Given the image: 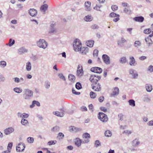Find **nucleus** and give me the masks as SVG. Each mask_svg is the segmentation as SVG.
Instances as JSON below:
<instances>
[{
    "mask_svg": "<svg viewBox=\"0 0 153 153\" xmlns=\"http://www.w3.org/2000/svg\"><path fill=\"white\" fill-rule=\"evenodd\" d=\"M28 11L29 13L31 16H35L37 15V11L34 9H30Z\"/></svg>",
    "mask_w": 153,
    "mask_h": 153,
    "instance_id": "f3484780",
    "label": "nucleus"
},
{
    "mask_svg": "<svg viewBox=\"0 0 153 153\" xmlns=\"http://www.w3.org/2000/svg\"><path fill=\"white\" fill-rule=\"evenodd\" d=\"M75 145L78 147H79L81 145L82 143V140L79 138H76L75 140Z\"/></svg>",
    "mask_w": 153,
    "mask_h": 153,
    "instance_id": "412c9836",
    "label": "nucleus"
},
{
    "mask_svg": "<svg viewBox=\"0 0 153 153\" xmlns=\"http://www.w3.org/2000/svg\"><path fill=\"white\" fill-rule=\"evenodd\" d=\"M37 45L40 48L45 49L48 46V43L44 39H40L36 42Z\"/></svg>",
    "mask_w": 153,
    "mask_h": 153,
    "instance_id": "f03ea898",
    "label": "nucleus"
},
{
    "mask_svg": "<svg viewBox=\"0 0 153 153\" xmlns=\"http://www.w3.org/2000/svg\"><path fill=\"white\" fill-rule=\"evenodd\" d=\"M151 31V30L150 29H146L144 30V33L146 34H149Z\"/></svg>",
    "mask_w": 153,
    "mask_h": 153,
    "instance_id": "864d4df0",
    "label": "nucleus"
},
{
    "mask_svg": "<svg viewBox=\"0 0 153 153\" xmlns=\"http://www.w3.org/2000/svg\"><path fill=\"white\" fill-rule=\"evenodd\" d=\"M73 46L75 51H79L80 48L81 47V43L79 39H76L74 41Z\"/></svg>",
    "mask_w": 153,
    "mask_h": 153,
    "instance_id": "7ed1b4c3",
    "label": "nucleus"
},
{
    "mask_svg": "<svg viewBox=\"0 0 153 153\" xmlns=\"http://www.w3.org/2000/svg\"><path fill=\"white\" fill-rule=\"evenodd\" d=\"M68 78L70 81L71 82H74L75 80V77L74 75L71 74L68 76Z\"/></svg>",
    "mask_w": 153,
    "mask_h": 153,
    "instance_id": "72a5a7b5",
    "label": "nucleus"
},
{
    "mask_svg": "<svg viewBox=\"0 0 153 153\" xmlns=\"http://www.w3.org/2000/svg\"><path fill=\"white\" fill-rule=\"evenodd\" d=\"M25 148V146L24 143H21L16 146V150L17 152H22L24 150Z\"/></svg>",
    "mask_w": 153,
    "mask_h": 153,
    "instance_id": "6e6552de",
    "label": "nucleus"
},
{
    "mask_svg": "<svg viewBox=\"0 0 153 153\" xmlns=\"http://www.w3.org/2000/svg\"><path fill=\"white\" fill-rule=\"evenodd\" d=\"M128 103L132 107H134L135 105V102L132 99H131L128 100Z\"/></svg>",
    "mask_w": 153,
    "mask_h": 153,
    "instance_id": "473e14b6",
    "label": "nucleus"
},
{
    "mask_svg": "<svg viewBox=\"0 0 153 153\" xmlns=\"http://www.w3.org/2000/svg\"><path fill=\"white\" fill-rule=\"evenodd\" d=\"M99 27L98 25L96 24H94L92 25L91 27V28L93 29H98Z\"/></svg>",
    "mask_w": 153,
    "mask_h": 153,
    "instance_id": "8fccbe9b",
    "label": "nucleus"
},
{
    "mask_svg": "<svg viewBox=\"0 0 153 153\" xmlns=\"http://www.w3.org/2000/svg\"><path fill=\"white\" fill-rule=\"evenodd\" d=\"M6 80L5 77L2 75H0V81L4 82Z\"/></svg>",
    "mask_w": 153,
    "mask_h": 153,
    "instance_id": "6e6d98bb",
    "label": "nucleus"
},
{
    "mask_svg": "<svg viewBox=\"0 0 153 153\" xmlns=\"http://www.w3.org/2000/svg\"><path fill=\"white\" fill-rule=\"evenodd\" d=\"M91 71L94 73L100 74L102 71V69L98 67H94L91 68Z\"/></svg>",
    "mask_w": 153,
    "mask_h": 153,
    "instance_id": "f8f14e48",
    "label": "nucleus"
},
{
    "mask_svg": "<svg viewBox=\"0 0 153 153\" xmlns=\"http://www.w3.org/2000/svg\"><path fill=\"white\" fill-rule=\"evenodd\" d=\"M105 135L107 137H111L112 135V133L111 131L108 130L106 131L105 133Z\"/></svg>",
    "mask_w": 153,
    "mask_h": 153,
    "instance_id": "79ce46f5",
    "label": "nucleus"
},
{
    "mask_svg": "<svg viewBox=\"0 0 153 153\" xmlns=\"http://www.w3.org/2000/svg\"><path fill=\"white\" fill-rule=\"evenodd\" d=\"M14 131V128L12 127H8L5 129L4 131V134L6 135H9L11 133L13 132Z\"/></svg>",
    "mask_w": 153,
    "mask_h": 153,
    "instance_id": "9b49d317",
    "label": "nucleus"
},
{
    "mask_svg": "<svg viewBox=\"0 0 153 153\" xmlns=\"http://www.w3.org/2000/svg\"><path fill=\"white\" fill-rule=\"evenodd\" d=\"M29 116V115L27 114L24 113L23 114L22 118H27Z\"/></svg>",
    "mask_w": 153,
    "mask_h": 153,
    "instance_id": "e2e57ef3",
    "label": "nucleus"
},
{
    "mask_svg": "<svg viewBox=\"0 0 153 153\" xmlns=\"http://www.w3.org/2000/svg\"><path fill=\"white\" fill-rule=\"evenodd\" d=\"M82 129L80 128L76 127L74 126H71L69 127V131L70 132H76L81 131Z\"/></svg>",
    "mask_w": 153,
    "mask_h": 153,
    "instance_id": "2eb2a0df",
    "label": "nucleus"
},
{
    "mask_svg": "<svg viewBox=\"0 0 153 153\" xmlns=\"http://www.w3.org/2000/svg\"><path fill=\"white\" fill-rule=\"evenodd\" d=\"M81 110L83 111H86L87 110V109L86 107L82 106L81 107Z\"/></svg>",
    "mask_w": 153,
    "mask_h": 153,
    "instance_id": "774afa93",
    "label": "nucleus"
},
{
    "mask_svg": "<svg viewBox=\"0 0 153 153\" xmlns=\"http://www.w3.org/2000/svg\"><path fill=\"white\" fill-rule=\"evenodd\" d=\"M100 142L99 141L96 140L95 141V145L96 147H98L100 145Z\"/></svg>",
    "mask_w": 153,
    "mask_h": 153,
    "instance_id": "69168bd1",
    "label": "nucleus"
},
{
    "mask_svg": "<svg viewBox=\"0 0 153 153\" xmlns=\"http://www.w3.org/2000/svg\"><path fill=\"white\" fill-rule=\"evenodd\" d=\"M26 68L27 71H29L31 69V65L30 62H28L26 64Z\"/></svg>",
    "mask_w": 153,
    "mask_h": 153,
    "instance_id": "cd10ccee",
    "label": "nucleus"
},
{
    "mask_svg": "<svg viewBox=\"0 0 153 153\" xmlns=\"http://www.w3.org/2000/svg\"><path fill=\"white\" fill-rule=\"evenodd\" d=\"M50 82L48 80H46L45 83V87L46 89H48L50 87Z\"/></svg>",
    "mask_w": 153,
    "mask_h": 153,
    "instance_id": "2f4dec72",
    "label": "nucleus"
},
{
    "mask_svg": "<svg viewBox=\"0 0 153 153\" xmlns=\"http://www.w3.org/2000/svg\"><path fill=\"white\" fill-rule=\"evenodd\" d=\"M123 134L125 133L127 135H128L130 134L131 133V131H129L128 130H126L124 131L123 133Z\"/></svg>",
    "mask_w": 153,
    "mask_h": 153,
    "instance_id": "13d9d810",
    "label": "nucleus"
},
{
    "mask_svg": "<svg viewBox=\"0 0 153 153\" xmlns=\"http://www.w3.org/2000/svg\"><path fill=\"white\" fill-rule=\"evenodd\" d=\"M64 137V134L61 132L59 133L57 137L58 138L59 140H62Z\"/></svg>",
    "mask_w": 153,
    "mask_h": 153,
    "instance_id": "e433bc0d",
    "label": "nucleus"
},
{
    "mask_svg": "<svg viewBox=\"0 0 153 153\" xmlns=\"http://www.w3.org/2000/svg\"><path fill=\"white\" fill-rule=\"evenodd\" d=\"M129 64L131 66H135L136 65L135 59L133 57H131L130 58Z\"/></svg>",
    "mask_w": 153,
    "mask_h": 153,
    "instance_id": "b1692460",
    "label": "nucleus"
},
{
    "mask_svg": "<svg viewBox=\"0 0 153 153\" xmlns=\"http://www.w3.org/2000/svg\"><path fill=\"white\" fill-rule=\"evenodd\" d=\"M141 43L138 41H135L134 44V46L137 48H138L140 47L141 46Z\"/></svg>",
    "mask_w": 153,
    "mask_h": 153,
    "instance_id": "f704fd0d",
    "label": "nucleus"
},
{
    "mask_svg": "<svg viewBox=\"0 0 153 153\" xmlns=\"http://www.w3.org/2000/svg\"><path fill=\"white\" fill-rule=\"evenodd\" d=\"M14 79V81L17 83H18L20 82L19 80V78L18 77H15L13 78Z\"/></svg>",
    "mask_w": 153,
    "mask_h": 153,
    "instance_id": "0e129e2a",
    "label": "nucleus"
},
{
    "mask_svg": "<svg viewBox=\"0 0 153 153\" xmlns=\"http://www.w3.org/2000/svg\"><path fill=\"white\" fill-rule=\"evenodd\" d=\"M111 9L114 11L118 9V7L116 5H113L111 6Z\"/></svg>",
    "mask_w": 153,
    "mask_h": 153,
    "instance_id": "680f3d73",
    "label": "nucleus"
},
{
    "mask_svg": "<svg viewBox=\"0 0 153 153\" xmlns=\"http://www.w3.org/2000/svg\"><path fill=\"white\" fill-rule=\"evenodd\" d=\"M148 71H149L150 72H153V66L152 65H150L148 68Z\"/></svg>",
    "mask_w": 153,
    "mask_h": 153,
    "instance_id": "bf43d9fd",
    "label": "nucleus"
},
{
    "mask_svg": "<svg viewBox=\"0 0 153 153\" xmlns=\"http://www.w3.org/2000/svg\"><path fill=\"white\" fill-rule=\"evenodd\" d=\"M91 86H92V89L95 91H99L101 90V85L99 83H97V82L94 84L93 83L91 85Z\"/></svg>",
    "mask_w": 153,
    "mask_h": 153,
    "instance_id": "1a4fd4ad",
    "label": "nucleus"
},
{
    "mask_svg": "<svg viewBox=\"0 0 153 153\" xmlns=\"http://www.w3.org/2000/svg\"><path fill=\"white\" fill-rule=\"evenodd\" d=\"M61 111L64 112L63 108L60 109ZM53 114L55 115H56L57 116L59 117H63L64 114L63 112H59V111H53Z\"/></svg>",
    "mask_w": 153,
    "mask_h": 153,
    "instance_id": "dca6fc26",
    "label": "nucleus"
},
{
    "mask_svg": "<svg viewBox=\"0 0 153 153\" xmlns=\"http://www.w3.org/2000/svg\"><path fill=\"white\" fill-rule=\"evenodd\" d=\"M90 95L91 98L94 99L96 98L97 96L96 94L94 92L91 91L90 93Z\"/></svg>",
    "mask_w": 153,
    "mask_h": 153,
    "instance_id": "a18cd8bd",
    "label": "nucleus"
},
{
    "mask_svg": "<svg viewBox=\"0 0 153 153\" xmlns=\"http://www.w3.org/2000/svg\"><path fill=\"white\" fill-rule=\"evenodd\" d=\"M129 74L131 75V77L132 79H136L137 78L138 74L137 73L134 69H131L129 70Z\"/></svg>",
    "mask_w": 153,
    "mask_h": 153,
    "instance_id": "0eeeda50",
    "label": "nucleus"
},
{
    "mask_svg": "<svg viewBox=\"0 0 153 153\" xmlns=\"http://www.w3.org/2000/svg\"><path fill=\"white\" fill-rule=\"evenodd\" d=\"M91 3L89 1L86 2L85 3V10L88 11H90L91 10Z\"/></svg>",
    "mask_w": 153,
    "mask_h": 153,
    "instance_id": "a211bd4d",
    "label": "nucleus"
},
{
    "mask_svg": "<svg viewBox=\"0 0 153 153\" xmlns=\"http://www.w3.org/2000/svg\"><path fill=\"white\" fill-rule=\"evenodd\" d=\"M82 137L83 138H90V135L88 133H86L83 134Z\"/></svg>",
    "mask_w": 153,
    "mask_h": 153,
    "instance_id": "603ef678",
    "label": "nucleus"
},
{
    "mask_svg": "<svg viewBox=\"0 0 153 153\" xmlns=\"http://www.w3.org/2000/svg\"><path fill=\"white\" fill-rule=\"evenodd\" d=\"M84 19L86 22H90L93 19V18L91 16L88 15L84 17Z\"/></svg>",
    "mask_w": 153,
    "mask_h": 153,
    "instance_id": "393cba45",
    "label": "nucleus"
},
{
    "mask_svg": "<svg viewBox=\"0 0 153 153\" xmlns=\"http://www.w3.org/2000/svg\"><path fill=\"white\" fill-rule=\"evenodd\" d=\"M0 65L1 67L4 68L6 65V62L4 61H1L0 62Z\"/></svg>",
    "mask_w": 153,
    "mask_h": 153,
    "instance_id": "c03bdc74",
    "label": "nucleus"
},
{
    "mask_svg": "<svg viewBox=\"0 0 153 153\" xmlns=\"http://www.w3.org/2000/svg\"><path fill=\"white\" fill-rule=\"evenodd\" d=\"M56 30L55 28H52L51 30L49 31L50 33H54L56 32Z\"/></svg>",
    "mask_w": 153,
    "mask_h": 153,
    "instance_id": "338daca9",
    "label": "nucleus"
},
{
    "mask_svg": "<svg viewBox=\"0 0 153 153\" xmlns=\"http://www.w3.org/2000/svg\"><path fill=\"white\" fill-rule=\"evenodd\" d=\"M119 89L118 88H115L113 91L112 95H118L119 94Z\"/></svg>",
    "mask_w": 153,
    "mask_h": 153,
    "instance_id": "c9c22d12",
    "label": "nucleus"
},
{
    "mask_svg": "<svg viewBox=\"0 0 153 153\" xmlns=\"http://www.w3.org/2000/svg\"><path fill=\"white\" fill-rule=\"evenodd\" d=\"M57 142V141L56 140H51L49 141L47 144L49 146H51L55 144Z\"/></svg>",
    "mask_w": 153,
    "mask_h": 153,
    "instance_id": "09e8293b",
    "label": "nucleus"
},
{
    "mask_svg": "<svg viewBox=\"0 0 153 153\" xmlns=\"http://www.w3.org/2000/svg\"><path fill=\"white\" fill-rule=\"evenodd\" d=\"M27 142L29 143H33L34 141L33 138L32 137H28L27 139Z\"/></svg>",
    "mask_w": 153,
    "mask_h": 153,
    "instance_id": "37998d69",
    "label": "nucleus"
},
{
    "mask_svg": "<svg viewBox=\"0 0 153 153\" xmlns=\"http://www.w3.org/2000/svg\"><path fill=\"white\" fill-rule=\"evenodd\" d=\"M13 91L15 92L20 94L22 91V88L19 87H16L13 88Z\"/></svg>",
    "mask_w": 153,
    "mask_h": 153,
    "instance_id": "bb28decb",
    "label": "nucleus"
},
{
    "mask_svg": "<svg viewBox=\"0 0 153 153\" xmlns=\"http://www.w3.org/2000/svg\"><path fill=\"white\" fill-rule=\"evenodd\" d=\"M98 117L103 122H106L108 120L107 116L103 112H99Z\"/></svg>",
    "mask_w": 153,
    "mask_h": 153,
    "instance_id": "423d86ee",
    "label": "nucleus"
},
{
    "mask_svg": "<svg viewBox=\"0 0 153 153\" xmlns=\"http://www.w3.org/2000/svg\"><path fill=\"white\" fill-rule=\"evenodd\" d=\"M84 74L82 66L81 65L79 64L77 67L76 75L78 77L80 78L83 76Z\"/></svg>",
    "mask_w": 153,
    "mask_h": 153,
    "instance_id": "20e7f679",
    "label": "nucleus"
},
{
    "mask_svg": "<svg viewBox=\"0 0 153 153\" xmlns=\"http://www.w3.org/2000/svg\"><path fill=\"white\" fill-rule=\"evenodd\" d=\"M15 42V41L14 40H12V39H9V43H8V45L9 47H11L13 45H14Z\"/></svg>",
    "mask_w": 153,
    "mask_h": 153,
    "instance_id": "ea45409f",
    "label": "nucleus"
},
{
    "mask_svg": "<svg viewBox=\"0 0 153 153\" xmlns=\"http://www.w3.org/2000/svg\"><path fill=\"white\" fill-rule=\"evenodd\" d=\"M101 76H98L95 75H91L90 77L89 80L91 82L93 83H95L97 82L101 78Z\"/></svg>",
    "mask_w": 153,
    "mask_h": 153,
    "instance_id": "39448f33",
    "label": "nucleus"
},
{
    "mask_svg": "<svg viewBox=\"0 0 153 153\" xmlns=\"http://www.w3.org/2000/svg\"><path fill=\"white\" fill-rule=\"evenodd\" d=\"M23 97L25 100H29L33 96V92L28 89H25L23 92Z\"/></svg>",
    "mask_w": 153,
    "mask_h": 153,
    "instance_id": "f257e3e1",
    "label": "nucleus"
},
{
    "mask_svg": "<svg viewBox=\"0 0 153 153\" xmlns=\"http://www.w3.org/2000/svg\"><path fill=\"white\" fill-rule=\"evenodd\" d=\"M140 142L137 139H135L132 141L133 145L134 146H137L140 144Z\"/></svg>",
    "mask_w": 153,
    "mask_h": 153,
    "instance_id": "7c9ffc66",
    "label": "nucleus"
},
{
    "mask_svg": "<svg viewBox=\"0 0 153 153\" xmlns=\"http://www.w3.org/2000/svg\"><path fill=\"white\" fill-rule=\"evenodd\" d=\"M80 53L82 55H85L88 52L89 48L87 47H81L80 48Z\"/></svg>",
    "mask_w": 153,
    "mask_h": 153,
    "instance_id": "4468645a",
    "label": "nucleus"
},
{
    "mask_svg": "<svg viewBox=\"0 0 153 153\" xmlns=\"http://www.w3.org/2000/svg\"><path fill=\"white\" fill-rule=\"evenodd\" d=\"M126 42V40L123 38H121L120 40L117 41V44L121 46L124 43Z\"/></svg>",
    "mask_w": 153,
    "mask_h": 153,
    "instance_id": "c756f323",
    "label": "nucleus"
},
{
    "mask_svg": "<svg viewBox=\"0 0 153 153\" xmlns=\"http://www.w3.org/2000/svg\"><path fill=\"white\" fill-rule=\"evenodd\" d=\"M94 43V41L91 40H88L86 42L87 45L90 48L93 46Z\"/></svg>",
    "mask_w": 153,
    "mask_h": 153,
    "instance_id": "a878e982",
    "label": "nucleus"
},
{
    "mask_svg": "<svg viewBox=\"0 0 153 153\" xmlns=\"http://www.w3.org/2000/svg\"><path fill=\"white\" fill-rule=\"evenodd\" d=\"M152 36H153V31L152 32V34L150 35L149 36L146 38L145 39V40L146 43L148 44V46H150L153 43L152 41L150 39V37Z\"/></svg>",
    "mask_w": 153,
    "mask_h": 153,
    "instance_id": "ddd939ff",
    "label": "nucleus"
},
{
    "mask_svg": "<svg viewBox=\"0 0 153 153\" xmlns=\"http://www.w3.org/2000/svg\"><path fill=\"white\" fill-rule=\"evenodd\" d=\"M75 87L78 90L82 88L81 84L79 82H77L76 83Z\"/></svg>",
    "mask_w": 153,
    "mask_h": 153,
    "instance_id": "de8ad7c7",
    "label": "nucleus"
},
{
    "mask_svg": "<svg viewBox=\"0 0 153 153\" xmlns=\"http://www.w3.org/2000/svg\"><path fill=\"white\" fill-rule=\"evenodd\" d=\"M72 92L73 94H74L75 95H79L80 94V92L76 91L75 90L74 88L72 89Z\"/></svg>",
    "mask_w": 153,
    "mask_h": 153,
    "instance_id": "052dcab7",
    "label": "nucleus"
},
{
    "mask_svg": "<svg viewBox=\"0 0 153 153\" xmlns=\"http://www.w3.org/2000/svg\"><path fill=\"white\" fill-rule=\"evenodd\" d=\"M124 11L127 14H130L131 13V10L127 8H125L124 9Z\"/></svg>",
    "mask_w": 153,
    "mask_h": 153,
    "instance_id": "3c124183",
    "label": "nucleus"
},
{
    "mask_svg": "<svg viewBox=\"0 0 153 153\" xmlns=\"http://www.w3.org/2000/svg\"><path fill=\"white\" fill-rule=\"evenodd\" d=\"M58 76L60 79H62V80H63L64 81L65 80V76H63V75L62 74H59L58 75Z\"/></svg>",
    "mask_w": 153,
    "mask_h": 153,
    "instance_id": "4d7b16f0",
    "label": "nucleus"
},
{
    "mask_svg": "<svg viewBox=\"0 0 153 153\" xmlns=\"http://www.w3.org/2000/svg\"><path fill=\"white\" fill-rule=\"evenodd\" d=\"M126 59L125 57H122L121 58L120 60V62L121 64H124L126 62Z\"/></svg>",
    "mask_w": 153,
    "mask_h": 153,
    "instance_id": "4c0bfd02",
    "label": "nucleus"
},
{
    "mask_svg": "<svg viewBox=\"0 0 153 153\" xmlns=\"http://www.w3.org/2000/svg\"><path fill=\"white\" fill-rule=\"evenodd\" d=\"M144 20L143 17L140 16L138 17H136L134 18V20L136 22H142Z\"/></svg>",
    "mask_w": 153,
    "mask_h": 153,
    "instance_id": "5701e85b",
    "label": "nucleus"
},
{
    "mask_svg": "<svg viewBox=\"0 0 153 153\" xmlns=\"http://www.w3.org/2000/svg\"><path fill=\"white\" fill-rule=\"evenodd\" d=\"M146 88L148 92H150L152 89V86L150 84H147L146 85Z\"/></svg>",
    "mask_w": 153,
    "mask_h": 153,
    "instance_id": "c85d7f7f",
    "label": "nucleus"
},
{
    "mask_svg": "<svg viewBox=\"0 0 153 153\" xmlns=\"http://www.w3.org/2000/svg\"><path fill=\"white\" fill-rule=\"evenodd\" d=\"M60 128L57 126H56L53 127L51 131L53 132H57L59 130Z\"/></svg>",
    "mask_w": 153,
    "mask_h": 153,
    "instance_id": "58836bf2",
    "label": "nucleus"
},
{
    "mask_svg": "<svg viewBox=\"0 0 153 153\" xmlns=\"http://www.w3.org/2000/svg\"><path fill=\"white\" fill-rule=\"evenodd\" d=\"M36 105L37 106H40V103L38 101L34 100L32 102V104L30 106V108H33Z\"/></svg>",
    "mask_w": 153,
    "mask_h": 153,
    "instance_id": "4be33fe9",
    "label": "nucleus"
},
{
    "mask_svg": "<svg viewBox=\"0 0 153 153\" xmlns=\"http://www.w3.org/2000/svg\"><path fill=\"white\" fill-rule=\"evenodd\" d=\"M109 16L111 17H117V16L119 17L120 15L112 12L110 13Z\"/></svg>",
    "mask_w": 153,
    "mask_h": 153,
    "instance_id": "49530a36",
    "label": "nucleus"
},
{
    "mask_svg": "<svg viewBox=\"0 0 153 153\" xmlns=\"http://www.w3.org/2000/svg\"><path fill=\"white\" fill-rule=\"evenodd\" d=\"M27 51V50L24 47H22L20 48L18 50V53L20 54H22L23 53H26Z\"/></svg>",
    "mask_w": 153,
    "mask_h": 153,
    "instance_id": "6ab92c4d",
    "label": "nucleus"
},
{
    "mask_svg": "<svg viewBox=\"0 0 153 153\" xmlns=\"http://www.w3.org/2000/svg\"><path fill=\"white\" fill-rule=\"evenodd\" d=\"M48 7V5L46 4L43 5L41 6L40 10L42 11L43 14L45 13V11L47 10Z\"/></svg>",
    "mask_w": 153,
    "mask_h": 153,
    "instance_id": "aec40b11",
    "label": "nucleus"
},
{
    "mask_svg": "<svg viewBox=\"0 0 153 153\" xmlns=\"http://www.w3.org/2000/svg\"><path fill=\"white\" fill-rule=\"evenodd\" d=\"M102 58L104 62L107 65L110 63V58L106 54H103L102 55Z\"/></svg>",
    "mask_w": 153,
    "mask_h": 153,
    "instance_id": "9d476101",
    "label": "nucleus"
},
{
    "mask_svg": "<svg viewBox=\"0 0 153 153\" xmlns=\"http://www.w3.org/2000/svg\"><path fill=\"white\" fill-rule=\"evenodd\" d=\"M101 7V5H97L95 7H94V10H99L100 11H101V10L100 9Z\"/></svg>",
    "mask_w": 153,
    "mask_h": 153,
    "instance_id": "5fc2aeb1",
    "label": "nucleus"
},
{
    "mask_svg": "<svg viewBox=\"0 0 153 153\" xmlns=\"http://www.w3.org/2000/svg\"><path fill=\"white\" fill-rule=\"evenodd\" d=\"M21 123L22 125L26 126L28 124L27 120L26 119H22L21 121Z\"/></svg>",
    "mask_w": 153,
    "mask_h": 153,
    "instance_id": "a19ab883",
    "label": "nucleus"
}]
</instances>
